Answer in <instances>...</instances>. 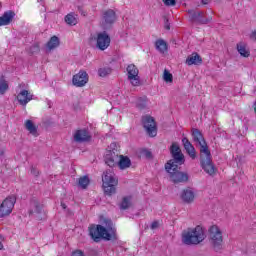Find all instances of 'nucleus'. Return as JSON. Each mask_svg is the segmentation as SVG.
I'll use <instances>...</instances> for the list:
<instances>
[{
	"label": "nucleus",
	"instance_id": "f257e3e1",
	"mask_svg": "<svg viewBox=\"0 0 256 256\" xmlns=\"http://www.w3.org/2000/svg\"><path fill=\"white\" fill-rule=\"evenodd\" d=\"M192 139L194 143H198L200 146V165L203 171L210 176L215 175L217 173V168H215L211 151L209 150V146L207 145V141L205 140L203 133L199 129L193 128Z\"/></svg>",
	"mask_w": 256,
	"mask_h": 256
},
{
	"label": "nucleus",
	"instance_id": "f03ea898",
	"mask_svg": "<svg viewBox=\"0 0 256 256\" xmlns=\"http://www.w3.org/2000/svg\"><path fill=\"white\" fill-rule=\"evenodd\" d=\"M89 235L95 241V243H99L101 239L104 241H112V239H117V234L115 228L109 226L105 228L101 225L92 224L88 228Z\"/></svg>",
	"mask_w": 256,
	"mask_h": 256
},
{
	"label": "nucleus",
	"instance_id": "7ed1b4c3",
	"mask_svg": "<svg viewBox=\"0 0 256 256\" xmlns=\"http://www.w3.org/2000/svg\"><path fill=\"white\" fill-rule=\"evenodd\" d=\"M205 228L201 225L196 226L195 228H188L182 233V243L184 245H199L205 241Z\"/></svg>",
	"mask_w": 256,
	"mask_h": 256
},
{
	"label": "nucleus",
	"instance_id": "20e7f679",
	"mask_svg": "<svg viewBox=\"0 0 256 256\" xmlns=\"http://www.w3.org/2000/svg\"><path fill=\"white\" fill-rule=\"evenodd\" d=\"M165 169L169 173L172 183H187L189 181V175L185 172H181L179 164H173V161H168L165 164Z\"/></svg>",
	"mask_w": 256,
	"mask_h": 256
},
{
	"label": "nucleus",
	"instance_id": "39448f33",
	"mask_svg": "<svg viewBox=\"0 0 256 256\" xmlns=\"http://www.w3.org/2000/svg\"><path fill=\"white\" fill-rule=\"evenodd\" d=\"M102 183L105 195L111 196L117 193V185H119V180L115 176V172L112 170H106L102 175Z\"/></svg>",
	"mask_w": 256,
	"mask_h": 256
},
{
	"label": "nucleus",
	"instance_id": "423d86ee",
	"mask_svg": "<svg viewBox=\"0 0 256 256\" xmlns=\"http://www.w3.org/2000/svg\"><path fill=\"white\" fill-rule=\"evenodd\" d=\"M209 243L214 251L223 249V231L217 225H212L208 229Z\"/></svg>",
	"mask_w": 256,
	"mask_h": 256
},
{
	"label": "nucleus",
	"instance_id": "0eeeda50",
	"mask_svg": "<svg viewBox=\"0 0 256 256\" xmlns=\"http://www.w3.org/2000/svg\"><path fill=\"white\" fill-rule=\"evenodd\" d=\"M15 203H17V198L15 196H9L3 200L0 205V219H3V217H9V215L13 213Z\"/></svg>",
	"mask_w": 256,
	"mask_h": 256
},
{
	"label": "nucleus",
	"instance_id": "6e6552de",
	"mask_svg": "<svg viewBox=\"0 0 256 256\" xmlns=\"http://www.w3.org/2000/svg\"><path fill=\"white\" fill-rule=\"evenodd\" d=\"M142 125L149 137H157V122L151 115L142 116Z\"/></svg>",
	"mask_w": 256,
	"mask_h": 256
},
{
	"label": "nucleus",
	"instance_id": "1a4fd4ad",
	"mask_svg": "<svg viewBox=\"0 0 256 256\" xmlns=\"http://www.w3.org/2000/svg\"><path fill=\"white\" fill-rule=\"evenodd\" d=\"M128 81L132 87H139L141 85V78L139 77V68L135 64H129L126 68Z\"/></svg>",
	"mask_w": 256,
	"mask_h": 256
},
{
	"label": "nucleus",
	"instance_id": "9d476101",
	"mask_svg": "<svg viewBox=\"0 0 256 256\" xmlns=\"http://www.w3.org/2000/svg\"><path fill=\"white\" fill-rule=\"evenodd\" d=\"M94 41L96 42V47L100 51H105L106 49H109V46L111 45V37L109 34L104 32H98L96 34V37H94Z\"/></svg>",
	"mask_w": 256,
	"mask_h": 256
},
{
	"label": "nucleus",
	"instance_id": "9b49d317",
	"mask_svg": "<svg viewBox=\"0 0 256 256\" xmlns=\"http://www.w3.org/2000/svg\"><path fill=\"white\" fill-rule=\"evenodd\" d=\"M170 153L173 159L169 161H173V165H183L185 163V155H183L181 148L176 143H172Z\"/></svg>",
	"mask_w": 256,
	"mask_h": 256
},
{
	"label": "nucleus",
	"instance_id": "f8f14e48",
	"mask_svg": "<svg viewBox=\"0 0 256 256\" xmlns=\"http://www.w3.org/2000/svg\"><path fill=\"white\" fill-rule=\"evenodd\" d=\"M117 19V14L113 9L105 10L102 14V27L103 29H109Z\"/></svg>",
	"mask_w": 256,
	"mask_h": 256
},
{
	"label": "nucleus",
	"instance_id": "ddd939ff",
	"mask_svg": "<svg viewBox=\"0 0 256 256\" xmlns=\"http://www.w3.org/2000/svg\"><path fill=\"white\" fill-rule=\"evenodd\" d=\"M72 83L75 87H85L89 83V74L86 71L80 70L73 76Z\"/></svg>",
	"mask_w": 256,
	"mask_h": 256
},
{
	"label": "nucleus",
	"instance_id": "4468645a",
	"mask_svg": "<svg viewBox=\"0 0 256 256\" xmlns=\"http://www.w3.org/2000/svg\"><path fill=\"white\" fill-rule=\"evenodd\" d=\"M73 138L75 143H87L91 141V134L87 129H79L74 132Z\"/></svg>",
	"mask_w": 256,
	"mask_h": 256
},
{
	"label": "nucleus",
	"instance_id": "2eb2a0df",
	"mask_svg": "<svg viewBox=\"0 0 256 256\" xmlns=\"http://www.w3.org/2000/svg\"><path fill=\"white\" fill-rule=\"evenodd\" d=\"M16 99L19 105H22V107H27V104L33 101V94L29 92V90H21L17 94Z\"/></svg>",
	"mask_w": 256,
	"mask_h": 256
},
{
	"label": "nucleus",
	"instance_id": "dca6fc26",
	"mask_svg": "<svg viewBox=\"0 0 256 256\" xmlns=\"http://www.w3.org/2000/svg\"><path fill=\"white\" fill-rule=\"evenodd\" d=\"M119 161V154H117L113 150H109L106 152V155L104 157V162L108 167H117Z\"/></svg>",
	"mask_w": 256,
	"mask_h": 256
},
{
	"label": "nucleus",
	"instance_id": "f3484780",
	"mask_svg": "<svg viewBox=\"0 0 256 256\" xmlns=\"http://www.w3.org/2000/svg\"><path fill=\"white\" fill-rule=\"evenodd\" d=\"M182 145L186 153H188L189 157H191V159L197 158V151L195 150V146H193V144H191V141H189V138L184 137L182 139Z\"/></svg>",
	"mask_w": 256,
	"mask_h": 256
},
{
	"label": "nucleus",
	"instance_id": "a211bd4d",
	"mask_svg": "<svg viewBox=\"0 0 256 256\" xmlns=\"http://www.w3.org/2000/svg\"><path fill=\"white\" fill-rule=\"evenodd\" d=\"M13 19H15V12L12 10H8L0 16V27H5L7 25H11L13 23Z\"/></svg>",
	"mask_w": 256,
	"mask_h": 256
},
{
	"label": "nucleus",
	"instance_id": "6ab92c4d",
	"mask_svg": "<svg viewBox=\"0 0 256 256\" xmlns=\"http://www.w3.org/2000/svg\"><path fill=\"white\" fill-rule=\"evenodd\" d=\"M188 13L190 15L191 21H196L197 23H200L201 25H207L210 20L203 19V12H195L194 10H188Z\"/></svg>",
	"mask_w": 256,
	"mask_h": 256
},
{
	"label": "nucleus",
	"instance_id": "aec40b11",
	"mask_svg": "<svg viewBox=\"0 0 256 256\" xmlns=\"http://www.w3.org/2000/svg\"><path fill=\"white\" fill-rule=\"evenodd\" d=\"M202 63L203 58H201V56L197 52L190 54L186 58V65H188V67H191V65H201Z\"/></svg>",
	"mask_w": 256,
	"mask_h": 256
},
{
	"label": "nucleus",
	"instance_id": "412c9836",
	"mask_svg": "<svg viewBox=\"0 0 256 256\" xmlns=\"http://www.w3.org/2000/svg\"><path fill=\"white\" fill-rule=\"evenodd\" d=\"M181 199L184 203H193L195 201V192L191 188H186L181 193Z\"/></svg>",
	"mask_w": 256,
	"mask_h": 256
},
{
	"label": "nucleus",
	"instance_id": "4be33fe9",
	"mask_svg": "<svg viewBox=\"0 0 256 256\" xmlns=\"http://www.w3.org/2000/svg\"><path fill=\"white\" fill-rule=\"evenodd\" d=\"M117 167H119L121 171L129 169V167H131V159L128 156L118 155Z\"/></svg>",
	"mask_w": 256,
	"mask_h": 256
},
{
	"label": "nucleus",
	"instance_id": "5701e85b",
	"mask_svg": "<svg viewBox=\"0 0 256 256\" xmlns=\"http://www.w3.org/2000/svg\"><path fill=\"white\" fill-rule=\"evenodd\" d=\"M59 45H61V41L59 40V37L54 35L46 43V49H48V51H54V49H57Z\"/></svg>",
	"mask_w": 256,
	"mask_h": 256
},
{
	"label": "nucleus",
	"instance_id": "b1692460",
	"mask_svg": "<svg viewBox=\"0 0 256 256\" xmlns=\"http://www.w3.org/2000/svg\"><path fill=\"white\" fill-rule=\"evenodd\" d=\"M237 51L241 55V57H250L251 51L247 49V44L240 42L237 44Z\"/></svg>",
	"mask_w": 256,
	"mask_h": 256
},
{
	"label": "nucleus",
	"instance_id": "393cba45",
	"mask_svg": "<svg viewBox=\"0 0 256 256\" xmlns=\"http://www.w3.org/2000/svg\"><path fill=\"white\" fill-rule=\"evenodd\" d=\"M155 48L157 49V51H159V53H166L167 42H165V40L163 39H158L155 42Z\"/></svg>",
	"mask_w": 256,
	"mask_h": 256
},
{
	"label": "nucleus",
	"instance_id": "a878e982",
	"mask_svg": "<svg viewBox=\"0 0 256 256\" xmlns=\"http://www.w3.org/2000/svg\"><path fill=\"white\" fill-rule=\"evenodd\" d=\"M25 128L27 129V131H29L31 135H33L34 137H37V126L33 124V121L26 120Z\"/></svg>",
	"mask_w": 256,
	"mask_h": 256
},
{
	"label": "nucleus",
	"instance_id": "bb28decb",
	"mask_svg": "<svg viewBox=\"0 0 256 256\" xmlns=\"http://www.w3.org/2000/svg\"><path fill=\"white\" fill-rule=\"evenodd\" d=\"M65 23H67V25H77V14L75 13H69L65 16Z\"/></svg>",
	"mask_w": 256,
	"mask_h": 256
},
{
	"label": "nucleus",
	"instance_id": "cd10ccee",
	"mask_svg": "<svg viewBox=\"0 0 256 256\" xmlns=\"http://www.w3.org/2000/svg\"><path fill=\"white\" fill-rule=\"evenodd\" d=\"M148 101L149 100L147 99V96L140 97L136 101V107L140 110H143L147 107Z\"/></svg>",
	"mask_w": 256,
	"mask_h": 256
},
{
	"label": "nucleus",
	"instance_id": "c85d7f7f",
	"mask_svg": "<svg viewBox=\"0 0 256 256\" xmlns=\"http://www.w3.org/2000/svg\"><path fill=\"white\" fill-rule=\"evenodd\" d=\"M89 183H91V180H89V176H82L78 179V185L81 187V189H86L89 187Z\"/></svg>",
	"mask_w": 256,
	"mask_h": 256
},
{
	"label": "nucleus",
	"instance_id": "c756f323",
	"mask_svg": "<svg viewBox=\"0 0 256 256\" xmlns=\"http://www.w3.org/2000/svg\"><path fill=\"white\" fill-rule=\"evenodd\" d=\"M129 207H131V196H126L122 199V202L120 203V209L125 211Z\"/></svg>",
	"mask_w": 256,
	"mask_h": 256
},
{
	"label": "nucleus",
	"instance_id": "7c9ffc66",
	"mask_svg": "<svg viewBox=\"0 0 256 256\" xmlns=\"http://www.w3.org/2000/svg\"><path fill=\"white\" fill-rule=\"evenodd\" d=\"M163 80L165 83H173V74L169 70L165 69L163 72Z\"/></svg>",
	"mask_w": 256,
	"mask_h": 256
},
{
	"label": "nucleus",
	"instance_id": "2f4dec72",
	"mask_svg": "<svg viewBox=\"0 0 256 256\" xmlns=\"http://www.w3.org/2000/svg\"><path fill=\"white\" fill-rule=\"evenodd\" d=\"M8 90H9V84L7 83V81L5 80L0 81V95H5V93H7Z\"/></svg>",
	"mask_w": 256,
	"mask_h": 256
},
{
	"label": "nucleus",
	"instance_id": "473e14b6",
	"mask_svg": "<svg viewBox=\"0 0 256 256\" xmlns=\"http://www.w3.org/2000/svg\"><path fill=\"white\" fill-rule=\"evenodd\" d=\"M111 73V68H100L98 70V75L100 77H107V75H110Z\"/></svg>",
	"mask_w": 256,
	"mask_h": 256
},
{
	"label": "nucleus",
	"instance_id": "72a5a7b5",
	"mask_svg": "<svg viewBox=\"0 0 256 256\" xmlns=\"http://www.w3.org/2000/svg\"><path fill=\"white\" fill-rule=\"evenodd\" d=\"M34 208V211H30V215H33V213L40 214L43 211V205L39 204V202H34Z\"/></svg>",
	"mask_w": 256,
	"mask_h": 256
},
{
	"label": "nucleus",
	"instance_id": "f704fd0d",
	"mask_svg": "<svg viewBox=\"0 0 256 256\" xmlns=\"http://www.w3.org/2000/svg\"><path fill=\"white\" fill-rule=\"evenodd\" d=\"M166 7H175L177 5V0H162Z\"/></svg>",
	"mask_w": 256,
	"mask_h": 256
},
{
	"label": "nucleus",
	"instance_id": "c9c22d12",
	"mask_svg": "<svg viewBox=\"0 0 256 256\" xmlns=\"http://www.w3.org/2000/svg\"><path fill=\"white\" fill-rule=\"evenodd\" d=\"M31 174L34 175V177H39V170L35 167H32Z\"/></svg>",
	"mask_w": 256,
	"mask_h": 256
},
{
	"label": "nucleus",
	"instance_id": "e433bc0d",
	"mask_svg": "<svg viewBox=\"0 0 256 256\" xmlns=\"http://www.w3.org/2000/svg\"><path fill=\"white\" fill-rule=\"evenodd\" d=\"M157 228H159V221H153L150 226V229H152V231H154V229H157Z\"/></svg>",
	"mask_w": 256,
	"mask_h": 256
},
{
	"label": "nucleus",
	"instance_id": "4c0bfd02",
	"mask_svg": "<svg viewBox=\"0 0 256 256\" xmlns=\"http://www.w3.org/2000/svg\"><path fill=\"white\" fill-rule=\"evenodd\" d=\"M31 49H32L31 53H37V52H39V45L38 44H34L31 47Z\"/></svg>",
	"mask_w": 256,
	"mask_h": 256
},
{
	"label": "nucleus",
	"instance_id": "58836bf2",
	"mask_svg": "<svg viewBox=\"0 0 256 256\" xmlns=\"http://www.w3.org/2000/svg\"><path fill=\"white\" fill-rule=\"evenodd\" d=\"M73 256H85V254L81 250H76L73 252Z\"/></svg>",
	"mask_w": 256,
	"mask_h": 256
},
{
	"label": "nucleus",
	"instance_id": "ea45409f",
	"mask_svg": "<svg viewBox=\"0 0 256 256\" xmlns=\"http://www.w3.org/2000/svg\"><path fill=\"white\" fill-rule=\"evenodd\" d=\"M250 38H252V39H254V41H256V29L251 32Z\"/></svg>",
	"mask_w": 256,
	"mask_h": 256
},
{
	"label": "nucleus",
	"instance_id": "a19ab883",
	"mask_svg": "<svg viewBox=\"0 0 256 256\" xmlns=\"http://www.w3.org/2000/svg\"><path fill=\"white\" fill-rule=\"evenodd\" d=\"M209 4V0H202V5H208Z\"/></svg>",
	"mask_w": 256,
	"mask_h": 256
},
{
	"label": "nucleus",
	"instance_id": "79ce46f5",
	"mask_svg": "<svg viewBox=\"0 0 256 256\" xmlns=\"http://www.w3.org/2000/svg\"><path fill=\"white\" fill-rule=\"evenodd\" d=\"M5 249V247L3 246V243L0 242V251H3Z\"/></svg>",
	"mask_w": 256,
	"mask_h": 256
},
{
	"label": "nucleus",
	"instance_id": "37998d69",
	"mask_svg": "<svg viewBox=\"0 0 256 256\" xmlns=\"http://www.w3.org/2000/svg\"><path fill=\"white\" fill-rule=\"evenodd\" d=\"M61 207L67 209V205H65V203H61Z\"/></svg>",
	"mask_w": 256,
	"mask_h": 256
},
{
	"label": "nucleus",
	"instance_id": "c03bdc74",
	"mask_svg": "<svg viewBox=\"0 0 256 256\" xmlns=\"http://www.w3.org/2000/svg\"><path fill=\"white\" fill-rule=\"evenodd\" d=\"M146 157H151V152H146Z\"/></svg>",
	"mask_w": 256,
	"mask_h": 256
},
{
	"label": "nucleus",
	"instance_id": "a18cd8bd",
	"mask_svg": "<svg viewBox=\"0 0 256 256\" xmlns=\"http://www.w3.org/2000/svg\"><path fill=\"white\" fill-rule=\"evenodd\" d=\"M166 29L169 30V29H171V27L168 25V26H166Z\"/></svg>",
	"mask_w": 256,
	"mask_h": 256
},
{
	"label": "nucleus",
	"instance_id": "49530a36",
	"mask_svg": "<svg viewBox=\"0 0 256 256\" xmlns=\"http://www.w3.org/2000/svg\"><path fill=\"white\" fill-rule=\"evenodd\" d=\"M0 155H4V152L2 151V152L0 153Z\"/></svg>",
	"mask_w": 256,
	"mask_h": 256
},
{
	"label": "nucleus",
	"instance_id": "de8ad7c7",
	"mask_svg": "<svg viewBox=\"0 0 256 256\" xmlns=\"http://www.w3.org/2000/svg\"><path fill=\"white\" fill-rule=\"evenodd\" d=\"M2 5H1V2H0V9H1Z\"/></svg>",
	"mask_w": 256,
	"mask_h": 256
},
{
	"label": "nucleus",
	"instance_id": "09e8293b",
	"mask_svg": "<svg viewBox=\"0 0 256 256\" xmlns=\"http://www.w3.org/2000/svg\"><path fill=\"white\" fill-rule=\"evenodd\" d=\"M82 15H85V12H82Z\"/></svg>",
	"mask_w": 256,
	"mask_h": 256
}]
</instances>
